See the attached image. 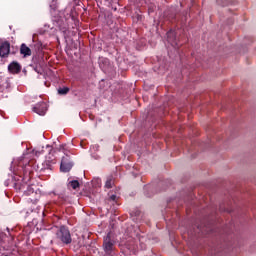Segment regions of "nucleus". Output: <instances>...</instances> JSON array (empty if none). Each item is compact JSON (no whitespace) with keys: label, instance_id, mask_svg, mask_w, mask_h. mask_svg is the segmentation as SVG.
Instances as JSON below:
<instances>
[{"label":"nucleus","instance_id":"obj_1","mask_svg":"<svg viewBox=\"0 0 256 256\" xmlns=\"http://www.w3.org/2000/svg\"><path fill=\"white\" fill-rule=\"evenodd\" d=\"M58 151H62L64 153V157H62V161L60 164V171L63 173H69L71 169L73 168V163L69 160V154H67V149H65V145H61L58 148Z\"/></svg>","mask_w":256,"mask_h":256},{"label":"nucleus","instance_id":"obj_2","mask_svg":"<svg viewBox=\"0 0 256 256\" xmlns=\"http://www.w3.org/2000/svg\"><path fill=\"white\" fill-rule=\"evenodd\" d=\"M103 249L107 255L114 256L115 254L113 251H115V238L113 237V234L109 232L105 237L103 241Z\"/></svg>","mask_w":256,"mask_h":256},{"label":"nucleus","instance_id":"obj_3","mask_svg":"<svg viewBox=\"0 0 256 256\" xmlns=\"http://www.w3.org/2000/svg\"><path fill=\"white\" fill-rule=\"evenodd\" d=\"M56 235L62 243L69 245L71 243V232L65 226H61L60 229L56 232Z\"/></svg>","mask_w":256,"mask_h":256},{"label":"nucleus","instance_id":"obj_4","mask_svg":"<svg viewBox=\"0 0 256 256\" xmlns=\"http://www.w3.org/2000/svg\"><path fill=\"white\" fill-rule=\"evenodd\" d=\"M11 51V44L7 41L0 44V57H8Z\"/></svg>","mask_w":256,"mask_h":256},{"label":"nucleus","instance_id":"obj_5","mask_svg":"<svg viewBox=\"0 0 256 256\" xmlns=\"http://www.w3.org/2000/svg\"><path fill=\"white\" fill-rule=\"evenodd\" d=\"M34 113H37V115H45L47 113V104L45 102H41L35 105L33 108Z\"/></svg>","mask_w":256,"mask_h":256},{"label":"nucleus","instance_id":"obj_6","mask_svg":"<svg viewBox=\"0 0 256 256\" xmlns=\"http://www.w3.org/2000/svg\"><path fill=\"white\" fill-rule=\"evenodd\" d=\"M8 71H10V73H13V74L21 73V65H19V63L17 62H12L8 66Z\"/></svg>","mask_w":256,"mask_h":256},{"label":"nucleus","instance_id":"obj_7","mask_svg":"<svg viewBox=\"0 0 256 256\" xmlns=\"http://www.w3.org/2000/svg\"><path fill=\"white\" fill-rule=\"evenodd\" d=\"M167 39L172 47H177V39L175 38V33L173 31L167 33Z\"/></svg>","mask_w":256,"mask_h":256},{"label":"nucleus","instance_id":"obj_8","mask_svg":"<svg viewBox=\"0 0 256 256\" xmlns=\"http://www.w3.org/2000/svg\"><path fill=\"white\" fill-rule=\"evenodd\" d=\"M20 53L21 55H24V57H31V48L25 44H22L20 47Z\"/></svg>","mask_w":256,"mask_h":256},{"label":"nucleus","instance_id":"obj_9","mask_svg":"<svg viewBox=\"0 0 256 256\" xmlns=\"http://www.w3.org/2000/svg\"><path fill=\"white\" fill-rule=\"evenodd\" d=\"M115 185V180H113V177H108L105 183L106 189H111Z\"/></svg>","mask_w":256,"mask_h":256},{"label":"nucleus","instance_id":"obj_10","mask_svg":"<svg viewBox=\"0 0 256 256\" xmlns=\"http://www.w3.org/2000/svg\"><path fill=\"white\" fill-rule=\"evenodd\" d=\"M69 187H72V189H77L79 188V181L73 180L69 182Z\"/></svg>","mask_w":256,"mask_h":256},{"label":"nucleus","instance_id":"obj_11","mask_svg":"<svg viewBox=\"0 0 256 256\" xmlns=\"http://www.w3.org/2000/svg\"><path fill=\"white\" fill-rule=\"evenodd\" d=\"M58 93L59 95H67L69 93V88L68 87L60 88L58 89Z\"/></svg>","mask_w":256,"mask_h":256},{"label":"nucleus","instance_id":"obj_12","mask_svg":"<svg viewBox=\"0 0 256 256\" xmlns=\"http://www.w3.org/2000/svg\"><path fill=\"white\" fill-rule=\"evenodd\" d=\"M110 199H111V201H115V199H117V196L116 195H112V196H110Z\"/></svg>","mask_w":256,"mask_h":256},{"label":"nucleus","instance_id":"obj_13","mask_svg":"<svg viewBox=\"0 0 256 256\" xmlns=\"http://www.w3.org/2000/svg\"><path fill=\"white\" fill-rule=\"evenodd\" d=\"M48 161H53V157H51V154L48 156Z\"/></svg>","mask_w":256,"mask_h":256},{"label":"nucleus","instance_id":"obj_14","mask_svg":"<svg viewBox=\"0 0 256 256\" xmlns=\"http://www.w3.org/2000/svg\"><path fill=\"white\" fill-rule=\"evenodd\" d=\"M48 151H52L51 146H47Z\"/></svg>","mask_w":256,"mask_h":256},{"label":"nucleus","instance_id":"obj_15","mask_svg":"<svg viewBox=\"0 0 256 256\" xmlns=\"http://www.w3.org/2000/svg\"><path fill=\"white\" fill-rule=\"evenodd\" d=\"M30 193H33V190H30Z\"/></svg>","mask_w":256,"mask_h":256}]
</instances>
